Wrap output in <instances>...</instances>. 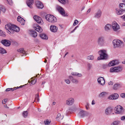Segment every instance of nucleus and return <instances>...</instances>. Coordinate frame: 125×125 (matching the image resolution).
<instances>
[{
	"label": "nucleus",
	"instance_id": "obj_51",
	"mask_svg": "<svg viewBox=\"0 0 125 125\" xmlns=\"http://www.w3.org/2000/svg\"><path fill=\"white\" fill-rule=\"evenodd\" d=\"M120 119L122 121L125 120V115L121 117Z\"/></svg>",
	"mask_w": 125,
	"mask_h": 125
},
{
	"label": "nucleus",
	"instance_id": "obj_36",
	"mask_svg": "<svg viewBox=\"0 0 125 125\" xmlns=\"http://www.w3.org/2000/svg\"><path fill=\"white\" fill-rule=\"evenodd\" d=\"M51 121L50 120H45L44 122V123L45 125H49L50 124Z\"/></svg>",
	"mask_w": 125,
	"mask_h": 125
},
{
	"label": "nucleus",
	"instance_id": "obj_38",
	"mask_svg": "<svg viewBox=\"0 0 125 125\" xmlns=\"http://www.w3.org/2000/svg\"><path fill=\"white\" fill-rule=\"evenodd\" d=\"M92 65L90 63H88L87 64V69L88 70H89L92 68Z\"/></svg>",
	"mask_w": 125,
	"mask_h": 125
},
{
	"label": "nucleus",
	"instance_id": "obj_28",
	"mask_svg": "<svg viewBox=\"0 0 125 125\" xmlns=\"http://www.w3.org/2000/svg\"><path fill=\"white\" fill-rule=\"evenodd\" d=\"M101 15V11L99 10L95 14L94 17L96 18L100 17Z\"/></svg>",
	"mask_w": 125,
	"mask_h": 125
},
{
	"label": "nucleus",
	"instance_id": "obj_37",
	"mask_svg": "<svg viewBox=\"0 0 125 125\" xmlns=\"http://www.w3.org/2000/svg\"><path fill=\"white\" fill-rule=\"evenodd\" d=\"M6 53V51L3 48H0V53L4 54Z\"/></svg>",
	"mask_w": 125,
	"mask_h": 125
},
{
	"label": "nucleus",
	"instance_id": "obj_46",
	"mask_svg": "<svg viewBox=\"0 0 125 125\" xmlns=\"http://www.w3.org/2000/svg\"><path fill=\"white\" fill-rule=\"evenodd\" d=\"M62 4H65L66 3L65 0H58Z\"/></svg>",
	"mask_w": 125,
	"mask_h": 125
},
{
	"label": "nucleus",
	"instance_id": "obj_41",
	"mask_svg": "<svg viewBox=\"0 0 125 125\" xmlns=\"http://www.w3.org/2000/svg\"><path fill=\"white\" fill-rule=\"evenodd\" d=\"M28 112L27 111H24L23 113V115L25 117H26L28 115Z\"/></svg>",
	"mask_w": 125,
	"mask_h": 125
},
{
	"label": "nucleus",
	"instance_id": "obj_56",
	"mask_svg": "<svg viewBox=\"0 0 125 125\" xmlns=\"http://www.w3.org/2000/svg\"><path fill=\"white\" fill-rule=\"evenodd\" d=\"M121 17L123 19V20L125 21V15L121 16Z\"/></svg>",
	"mask_w": 125,
	"mask_h": 125
},
{
	"label": "nucleus",
	"instance_id": "obj_55",
	"mask_svg": "<svg viewBox=\"0 0 125 125\" xmlns=\"http://www.w3.org/2000/svg\"><path fill=\"white\" fill-rule=\"evenodd\" d=\"M77 76L80 77L82 76V74L81 73H77Z\"/></svg>",
	"mask_w": 125,
	"mask_h": 125
},
{
	"label": "nucleus",
	"instance_id": "obj_45",
	"mask_svg": "<svg viewBox=\"0 0 125 125\" xmlns=\"http://www.w3.org/2000/svg\"><path fill=\"white\" fill-rule=\"evenodd\" d=\"M78 23V21L77 20H75L74 22L73 23V25L74 26H75L76 25H77Z\"/></svg>",
	"mask_w": 125,
	"mask_h": 125
},
{
	"label": "nucleus",
	"instance_id": "obj_10",
	"mask_svg": "<svg viewBox=\"0 0 125 125\" xmlns=\"http://www.w3.org/2000/svg\"><path fill=\"white\" fill-rule=\"evenodd\" d=\"M98 83L102 86L104 85L105 83V81L104 77H99L97 79Z\"/></svg>",
	"mask_w": 125,
	"mask_h": 125
},
{
	"label": "nucleus",
	"instance_id": "obj_22",
	"mask_svg": "<svg viewBox=\"0 0 125 125\" xmlns=\"http://www.w3.org/2000/svg\"><path fill=\"white\" fill-rule=\"evenodd\" d=\"M50 30L52 32H55L57 31L58 27L55 25H51L50 26Z\"/></svg>",
	"mask_w": 125,
	"mask_h": 125
},
{
	"label": "nucleus",
	"instance_id": "obj_23",
	"mask_svg": "<svg viewBox=\"0 0 125 125\" xmlns=\"http://www.w3.org/2000/svg\"><path fill=\"white\" fill-rule=\"evenodd\" d=\"M12 28V30H13V31H12V33H11L13 34L14 32H18L20 31V29L19 28L15 25H13Z\"/></svg>",
	"mask_w": 125,
	"mask_h": 125
},
{
	"label": "nucleus",
	"instance_id": "obj_9",
	"mask_svg": "<svg viewBox=\"0 0 125 125\" xmlns=\"http://www.w3.org/2000/svg\"><path fill=\"white\" fill-rule=\"evenodd\" d=\"M122 68L120 67H113L110 69V71L111 72H118L122 71Z\"/></svg>",
	"mask_w": 125,
	"mask_h": 125
},
{
	"label": "nucleus",
	"instance_id": "obj_18",
	"mask_svg": "<svg viewBox=\"0 0 125 125\" xmlns=\"http://www.w3.org/2000/svg\"><path fill=\"white\" fill-rule=\"evenodd\" d=\"M88 113L83 110H81L78 114L79 116L81 117H83L87 114Z\"/></svg>",
	"mask_w": 125,
	"mask_h": 125
},
{
	"label": "nucleus",
	"instance_id": "obj_61",
	"mask_svg": "<svg viewBox=\"0 0 125 125\" xmlns=\"http://www.w3.org/2000/svg\"><path fill=\"white\" fill-rule=\"evenodd\" d=\"M90 10H90V9H89L87 11V12L88 13H89L90 12Z\"/></svg>",
	"mask_w": 125,
	"mask_h": 125
},
{
	"label": "nucleus",
	"instance_id": "obj_59",
	"mask_svg": "<svg viewBox=\"0 0 125 125\" xmlns=\"http://www.w3.org/2000/svg\"><path fill=\"white\" fill-rule=\"evenodd\" d=\"M4 106V107L5 108H9V107H8V106H7V105L6 104Z\"/></svg>",
	"mask_w": 125,
	"mask_h": 125
},
{
	"label": "nucleus",
	"instance_id": "obj_58",
	"mask_svg": "<svg viewBox=\"0 0 125 125\" xmlns=\"http://www.w3.org/2000/svg\"><path fill=\"white\" fill-rule=\"evenodd\" d=\"M121 26H125V23H122Z\"/></svg>",
	"mask_w": 125,
	"mask_h": 125
},
{
	"label": "nucleus",
	"instance_id": "obj_31",
	"mask_svg": "<svg viewBox=\"0 0 125 125\" xmlns=\"http://www.w3.org/2000/svg\"><path fill=\"white\" fill-rule=\"evenodd\" d=\"M40 36L42 39H43L47 40L48 39V37L45 34H41L40 35Z\"/></svg>",
	"mask_w": 125,
	"mask_h": 125
},
{
	"label": "nucleus",
	"instance_id": "obj_11",
	"mask_svg": "<svg viewBox=\"0 0 125 125\" xmlns=\"http://www.w3.org/2000/svg\"><path fill=\"white\" fill-rule=\"evenodd\" d=\"M56 10L63 16H65V11L61 7L58 6L56 8Z\"/></svg>",
	"mask_w": 125,
	"mask_h": 125
},
{
	"label": "nucleus",
	"instance_id": "obj_60",
	"mask_svg": "<svg viewBox=\"0 0 125 125\" xmlns=\"http://www.w3.org/2000/svg\"><path fill=\"white\" fill-rule=\"evenodd\" d=\"M78 27V26H76L75 27V28H74V30H75Z\"/></svg>",
	"mask_w": 125,
	"mask_h": 125
},
{
	"label": "nucleus",
	"instance_id": "obj_64",
	"mask_svg": "<svg viewBox=\"0 0 125 125\" xmlns=\"http://www.w3.org/2000/svg\"><path fill=\"white\" fill-rule=\"evenodd\" d=\"M123 64H125V60L123 62Z\"/></svg>",
	"mask_w": 125,
	"mask_h": 125
},
{
	"label": "nucleus",
	"instance_id": "obj_42",
	"mask_svg": "<svg viewBox=\"0 0 125 125\" xmlns=\"http://www.w3.org/2000/svg\"><path fill=\"white\" fill-rule=\"evenodd\" d=\"M94 59V56L92 55H91L88 56L87 59L88 60H92Z\"/></svg>",
	"mask_w": 125,
	"mask_h": 125
},
{
	"label": "nucleus",
	"instance_id": "obj_27",
	"mask_svg": "<svg viewBox=\"0 0 125 125\" xmlns=\"http://www.w3.org/2000/svg\"><path fill=\"white\" fill-rule=\"evenodd\" d=\"M119 8L123 11H125V4L124 3H120L119 4Z\"/></svg>",
	"mask_w": 125,
	"mask_h": 125
},
{
	"label": "nucleus",
	"instance_id": "obj_20",
	"mask_svg": "<svg viewBox=\"0 0 125 125\" xmlns=\"http://www.w3.org/2000/svg\"><path fill=\"white\" fill-rule=\"evenodd\" d=\"M33 27L34 29L39 32H41L42 31L41 27L37 24H34Z\"/></svg>",
	"mask_w": 125,
	"mask_h": 125
},
{
	"label": "nucleus",
	"instance_id": "obj_48",
	"mask_svg": "<svg viewBox=\"0 0 125 125\" xmlns=\"http://www.w3.org/2000/svg\"><path fill=\"white\" fill-rule=\"evenodd\" d=\"M7 1L9 4L10 5H11L12 4V0H7Z\"/></svg>",
	"mask_w": 125,
	"mask_h": 125
},
{
	"label": "nucleus",
	"instance_id": "obj_4",
	"mask_svg": "<svg viewBox=\"0 0 125 125\" xmlns=\"http://www.w3.org/2000/svg\"><path fill=\"white\" fill-rule=\"evenodd\" d=\"M113 43L114 48L119 47L123 43V42L118 39L114 40L113 41Z\"/></svg>",
	"mask_w": 125,
	"mask_h": 125
},
{
	"label": "nucleus",
	"instance_id": "obj_13",
	"mask_svg": "<svg viewBox=\"0 0 125 125\" xmlns=\"http://www.w3.org/2000/svg\"><path fill=\"white\" fill-rule=\"evenodd\" d=\"M34 19L38 23L42 24L43 21L41 18L36 15H35L33 17Z\"/></svg>",
	"mask_w": 125,
	"mask_h": 125
},
{
	"label": "nucleus",
	"instance_id": "obj_33",
	"mask_svg": "<svg viewBox=\"0 0 125 125\" xmlns=\"http://www.w3.org/2000/svg\"><path fill=\"white\" fill-rule=\"evenodd\" d=\"M6 11V9L4 7L0 5V13L2 12H4Z\"/></svg>",
	"mask_w": 125,
	"mask_h": 125
},
{
	"label": "nucleus",
	"instance_id": "obj_16",
	"mask_svg": "<svg viewBox=\"0 0 125 125\" xmlns=\"http://www.w3.org/2000/svg\"><path fill=\"white\" fill-rule=\"evenodd\" d=\"M112 28V25L110 24H107L104 26V29L105 31L108 32L110 31Z\"/></svg>",
	"mask_w": 125,
	"mask_h": 125
},
{
	"label": "nucleus",
	"instance_id": "obj_35",
	"mask_svg": "<svg viewBox=\"0 0 125 125\" xmlns=\"http://www.w3.org/2000/svg\"><path fill=\"white\" fill-rule=\"evenodd\" d=\"M120 123V121H115L114 122L111 124V125H118Z\"/></svg>",
	"mask_w": 125,
	"mask_h": 125
},
{
	"label": "nucleus",
	"instance_id": "obj_17",
	"mask_svg": "<svg viewBox=\"0 0 125 125\" xmlns=\"http://www.w3.org/2000/svg\"><path fill=\"white\" fill-rule=\"evenodd\" d=\"M1 43L6 46H9L10 44V42L9 40H3L1 41Z\"/></svg>",
	"mask_w": 125,
	"mask_h": 125
},
{
	"label": "nucleus",
	"instance_id": "obj_6",
	"mask_svg": "<svg viewBox=\"0 0 125 125\" xmlns=\"http://www.w3.org/2000/svg\"><path fill=\"white\" fill-rule=\"evenodd\" d=\"M97 43L100 46L104 45L105 43V41L104 38L103 37H100L98 39Z\"/></svg>",
	"mask_w": 125,
	"mask_h": 125
},
{
	"label": "nucleus",
	"instance_id": "obj_39",
	"mask_svg": "<svg viewBox=\"0 0 125 125\" xmlns=\"http://www.w3.org/2000/svg\"><path fill=\"white\" fill-rule=\"evenodd\" d=\"M0 35L3 37L6 36L5 33L1 30H0Z\"/></svg>",
	"mask_w": 125,
	"mask_h": 125
},
{
	"label": "nucleus",
	"instance_id": "obj_43",
	"mask_svg": "<svg viewBox=\"0 0 125 125\" xmlns=\"http://www.w3.org/2000/svg\"><path fill=\"white\" fill-rule=\"evenodd\" d=\"M72 81L73 83L76 84H77L78 83V80L77 79L75 78H74L72 80Z\"/></svg>",
	"mask_w": 125,
	"mask_h": 125
},
{
	"label": "nucleus",
	"instance_id": "obj_57",
	"mask_svg": "<svg viewBox=\"0 0 125 125\" xmlns=\"http://www.w3.org/2000/svg\"><path fill=\"white\" fill-rule=\"evenodd\" d=\"M95 104V102L94 101V100H93L92 101V103H91L92 104V105H94V104Z\"/></svg>",
	"mask_w": 125,
	"mask_h": 125
},
{
	"label": "nucleus",
	"instance_id": "obj_15",
	"mask_svg": "<svg viewBox=\"0 0 125 125\" xmlns=\"http://www.w3.org/2000/svg\"><path fill=\"white\" fill-rule=\"evenodd\" d=\"M36 7L38 9H42L44 7V5L42 3L39 1H37L35 2Z\"/></svg>",
	"mask_w": 125,
	"mask_h": 125
},
{
	"label": "nucleus",
	"instance_id": "obj_2",
	"mask_svg": "<svg viewBox=\"0 0 125 125\" xmlns=\"http://www.w3.org/2000/svg\"><path fill=\"white\" fill-rule=\"evenodd\" d=\"M45 19L50 22L54 23L57 21L56 18L52 15L50 14L47 15L45 17Z\"/></svg>",
	"mask_w": 125,
	"mask_h": 125
},
{
	"label": "nucleus",
	"instance_id": "obj_62",
	"mask_svg": "<svg viewBox=\"0 0 125 125\" xmlns=\"http://www.w3.org/2000/svg\"><path fill=\"white\" fill-rule=\"evenodd\" d=\"M88 106H87V105H86V107L87 109H88Z\"/></svg>",
	"mask_w": 125,
	"mask_h": 125
},
{
	"label": "nucleus",
	"instance_id": "obj_34",
	"mask_svg": "<svg viewBox=\"0 0 125 125\" xmlns=\"http://www.w3.org/2000/svg\"><path fill=\"white\" fill-rule=\"evenodd\" d=\"M63 117L61 116V114L60 113H59L57 115L56 119L58 120H62L63 119Z\"/></svg>",
	"mask_w": 125,
	"mask_h": 125
},
{
	"label": "nucleus",
	"instance_id": "obj_29",
	"mask_svg": "<svg viewBox=\"0 0 125 125\" xmlns=\"http://www.w3.org/2000/svg\"><path fill=\"white\" fill-rule=\"evenodd\" d=\"M30 33L31 35L34 38L36 37L37 35V33L33 31H30Z\"/></svg>",
	"mask_w": 125,
	"mask_h": 125
},
{
	"label": "nucleus",
	"instance_id": "obj_12",
	"mask_svg": "<svg viewBox=\"0 0 125 125\" xmlns=\"http://www.w3.org/2000/svg\"><path fill=\"white\" fill-rule=\"evenodd\" d=\"M119 95L116 93L112 94L109 96L108 99L109 100H116L118 97Z\"/></svg>",
	"mask_w": 125,
	"mask_h": 125
},
{
	"label": "nucleus",
	"instance_id": "obj_47",
	"mask_svg": "<svg viewBox=\"0 0 125 125\" xmlns=\"http://www.w3.org/2000/svg\"><path fill=\"white\" fill-rule=\"evenodd\" d=\"M65 82L66 83L68 84H69L70 83V80L68 79H65L64 80Z\"/></svg>",
	"mask_w": 125,
	"mask_h": 125
},
{
	"label": "nucleus",
	"instance_id": "obj_7",
	"mask_svg": "<svg viewBox=\"0 0 125 125\" xmlns=\"http://www.w3.org/2000/svg\"><path fill=\"white\" fill-rule=\"evenodd\" d=\"M74 102L73 98L70 97L68 98L66 101V104L68 105H73Z\"/></svg>",
	"mask_w": 125,
	"mask_h": 125
},
{
	"label": "nucleus",
	"instance_id": "obj_8",
	"mask_svg": "<svg viewBox=\"0 0 125 125\" xmlns=\"http://www.w3.org/2000/svg\"><path fill=\"white\" fill-rule=\"evenodd\" d=\"M113 110V108L111 107H108L106 108L105 110V115H111Z\"/></svg>",
	"mask_w": 125,
	"mask_h": 125
},
{
	"label": "nucleus",
	"instance_id": "obj_40",
	"mask_svg": "<svg viewBox=\"0 0 125 125\" xmlns=\"http://www.w3.org/2000/svg\"><path fill=\"white\" fill-rule=\"evenodd\" d=\"M123 11L122 10H116V12L117 14L120 15L123 14Z\"/></svg>",
	"mask_w": 125,
	"mask_h": 125
},
{
	"label": "nucleus",
	"instance_id": "obj_49",
	"mask_svg": "<svg viewBox=\"0 0 125 125\" xmlns=\"http://www.w3.org/2000/svg\"><path fill=\"white\" fill-rule=\"evenodd\" d=\"M77 72H72L71 74L75 76H77Z\"/></svg>",
	"mask_w": 125,
	"mask_h": 125
},
{
	"label": "nucleus",
	"instance_id": "obj_25",
	"mask_svg": "<svg viewBox=\"0 0 125 125\" xmlns=\"http://www.w3.org/2000/svg\"><path fill=\"white\" fill-rule=\"evenodd\" d=\"M18 21L20 22L22 25H24L25 22V20L20 16H18L17 18Z\"/></svg>",
	"mask_w": 125,
	"mask_h": 125
},
{
	"label": "nucleus",
	"instance_id": "obj_30",
	"mask_svg": "<svg viewBox=\"0 0 125 125\" xmlns=\"http://www.w3.org/2000/svg\"><path fill=\"white\" fill-rule=\"evenodd\" d=\"M121 85L118 83H116L114 85L113 88L115 89L116 90L121 87Z\"/></svg>",
	"mask_w": 125,
	"mask_h": 125
},
{
	"label": "nucleus",
	"instance_id": "obj_19",
	"mask_svg": "<svg viewBox=\"0 0 125 125\" xmlns=\"http://www.w3.org/2000/svg\"><path fill=\"white\" fill-rule=\"evenodd\" d=\"M27 6L31 8H32V5L34 3L33 0H27L26 2Z\"/></svg>",
	"mask_w": 125,
	"mask_h": 125
},
{
	"label": "nucleus",
	"instance_id": "obj_5",
	"mask_svg": "<svg viewBox=\"0 0 125 125\" xmlns=\"http://www.w3.org/2000/svg\"><path fill=\"white\" fill-rule=\"evenodd\" d=\"M112 27L113 31L114 32H117L120 29L119 24L115 21L113 22L112 24Z\"/></svg>",
	"mask_w": 125,
	"mask_h": 125
},
{
	"label": "nucleus",
	"instance_id": "obj_21",
	"mask_svg": "<svg viewBox=\"0 0 125 125\" xmlns=\"http://www.w3.org/2000/svg\"><path fill=\"white\" fill-rule=\"evenodd\" d=\"M118 62L117 60H113L109 63L108 65L109 66H114L118 64Z\"/></svg>",
	"mask_w": 125,
	"mask_h": 125
},
{
	"label": "nucleus",
	"instance_id": "obj_1",
	"mask_svg": "<svg viewBox=\"0 0 125 125\" xmlns=\"http://www.w3.org/2000/svg\"><path fill=\"white\" fill-rule=\"evenodd\" d=\"M98 53L100 55L99 57L97 58L98 60L102 59H105L108 57V55L107 53L106 50H100L98 52Z\"/></svg>",
	"mask_w": 125,
	"mask_h": 125
},
{
	"label": "nucleus",
	"instance_id": "obj_52",
	"mask_svg": "<svg viewBox=\"0 0 125 125\" xmlns=\"http://www.w3.org/2000/svg\"><path fill=\"white\" fill-rule=\"evenodd\" d=\"M113 82L111 81H110L109 82H108V84L109 85H113Z\"/></svg>",
	"mask_w": 125,
	"mask_h": 125
},
{
	"label": "nucleus",
	"instance_id": "obj_32",
	"mask_svg": "<svg viewBox=\"0 0 125 125\" xmlns=\"http://www.w3.org/2000/svg\"><path fill=\"white\" fill-rule=\"evenodd\" d=\"M17 51L19 52L22 53L25 55L26 54L25 52L24 51L23 48H21L17 50Z\"/></svg>",
	"mask_w": 125,
	"mask_h": 125
},
{
	"label": "nucleus",
	"instance_id": "obj_24",
	"mask_svg": "<svg viewBox=\"0 0 125 125\" xmlns=\"http://www.w3.org/2000/svg\"><path fill=\"white\" fill-rule=\"evenodd\" d=\"M108 94V93L105 92H101L98 95L99 97L101 98H103Z\"/></svg>",
	"mask_w": 125,
	"mask_h": 125
},
{
	"label": "nucleus",
	"instance_id": "obj_53",
	"mask_svg": "<svg viewBox=\"0 0 125 125\" xmlns=\"http://www.w3.org/2000/svg\"><path fill=\"white\" fill-rule=\"evenodd\" d=\"M7 101V99H4L2 101V103L3 104H5L6 103V102Z\"/></svg>",
	"mask_w": 125,
	"mask_h": 125
},
{
	"label": "nucleus",
	"instance_id": "obj_50",
	"mask_svg": "<svg viewBox=\"0 0 125 125\" xmlns=\"http://www.w3.org/2000/svg\"><path fill=\"white\" fill-rule=\"evenodd\" d=\"M36 82V80L34 79L32 80L31 82V83L33 84H35Z\"/></svg>",
	"mask_w": 125,
	"mask_h": 125
},
{
	"label": "nucleus",
	"instance_id": "obj_63",
	"mask_svg": "<svg viewBox=\"0 0 125 125\" xmlns=\"http://www.w3.org/2000/svg\"><path fill=\"white\" fill-rule=\"evenodd\" d=\"M75 31V30H74L73 29V31H72L71 32V33H72L74 31Z\"/></svg>",
	"mask_w": 125,
	"mask_h": 125
},
{
	"label": "nucleus",
	"instance_id": "obj_14",
	"mask_svg": "<svg viewBox=\"0 0 125 125\" xmlns=\"http://www.w3.org/2000/svg\"><path fill=\"white\" fill-rule=\"evenodd\" d=\"M13 25L10 24H8L6 25L5 26V28L9 31L10 32V33H12V26Z\"/></svg>",
	"mask_w": 125,
	"mask_h": 125
},
{
	"label": "nucleus",
	"instance_id": "obj_44",
	"mask_svg": "<svg viewBox=\"0 0 125 125\" xmlns=\"http://www.w3.org/2000/svg\"><path fill=\"white\" fill-rule=\"evenodd\" d=\"M39 95L38 94H37L36 95V97L35 100H36L37 102H38L39 101Z\"/></svg>",
	"mask_w": 125,
	"mask_h": 125
},
{
	"label": "nucleus",
	"instance_id": "obj_54",
	"mask_svg": "<svg viewBox=\"0 0 125 125\" xmlns=\"http://www.w3.org/2000/svg\"><path fill=\"white\" fill-rule=\"evenodd\" d=\"M121 96L122 98L125 97V93H123L121 94Z\"/></svg>",
	"mask_w": 125,
	"mask_h": 125
},
{
	"label": "nucleus",
	"instance_id": "obj_3",
	"mask_svg": "<svg viewBox=\"0 0 125 125\" xmlns=\"http://www.w3.org/2000/svg\"><path fill=\"white\" fill-rule=\"evenodd\" d=\"M114 110L115 113L117 114H122L124 112L123 108L119 105L116 106L115 107Z\"/></svg>",
	"mask_w": 125,
	"mask_h": 125
},
{
	"label": "nucleus",
	"instance_id": "obj_26",
	"mask_svg": "<svg viewBox=\"0 0 125 125\" xmlns=\"http://www.w3.org/2000/svg\"><path fill=\"white\" fill-rule=\"evenodd\" d=\"M23 86V85H21L19 87H14L13 88H8L6 89V91H9L11 90L12 91H13L14 90H15L16 89H18L19 88H21L22 86Z\"/></svg>",
	"mask_w": 125,
	"mask_h": 125
}]
</instances>
